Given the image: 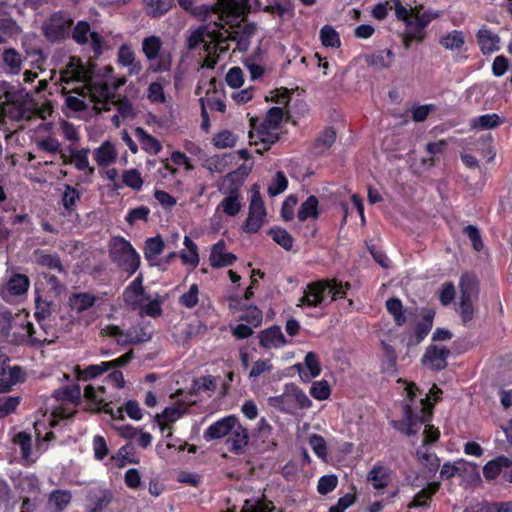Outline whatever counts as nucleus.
<instances>
[{"label":"nucleus","instance_id":"f257e3e1","mask_svg":"<svg viewBox=\"0 0 512 512\" xmlns=\"http://www.w3.org/2000/svg\"><path fill=\"white\" fill-rule=\"evenodd\" d=\"M406 390L409 400L404 405V418L401 421H392V425L400 432L412 436L418 433L422 424L428 422L427 416L430 415V412H426L425 405L419 409V412H415L413 409L412 402L417 392H420L415 383H410Z\"/></svg>","mask_w":512,"mask_h":512},{"label":"nucleus","instance_id":"f03ea898","mask_svg":"<svg viewBox=\"0 0 512 512\" xmlns=\"http://www.w3.org/2000/svg\"><path fill=\"white\" fill-rule=\"evenodd\" d=\"M326 295L331 296L333 301L345 297L346 290L334 279L313 282L307 286L300 303L308 307H322Z\"/></svg>","mask_w":512,"mask_h":512},{"label":"nucleus","instance_id":"7ed1b4c3","mask_svg":"<svg viewBox=\"0 0 512 512\" xmlns=\"http://www.w3.org/2000/svg\"><path fill=\"white\" fill-rule=\"evenodd\" d=\"M109 256L120 269L134 274L140 266V256L131 243L121 236L113 237L109 242Z\"/></svg>","mask_w":512,"mask_h":512},{"label":"nucleus","instance_id":"20e7f679","mask_svg":"<svg viewBox=\"0 0 512 512\" xmlns=\"http://www.w3.org/2000/svg\"><path fill=\"white\" fill-rule=\"evenodd\" d=\"M267 401L269 406L284 413H292L295 409H307L312 405L306 393L293 383L287 384L281 395L269 397Z\"/></svg>","mask_w":512,"mask_h":512},{"label":"nucleus","instance_id":"39448f33","mask_svg":"<svg viewBox=\"0 0 512 512\" xmlns=\"http://www.w3.org/2000/svg\"><path fill=\"white\" fill-rule=\"evenodd\" d=\"M6 105L13 106V111H10L12 119L20 121L30 118L21 90L11 83L2 81L0 82V110L2 112L5 111Z\"/></svg>","mask_w":512,"mask_h":512},{"label":"nucleus","instance_id":"423d86ee","mask_svg":"<svg viewBox=\"0 0 512 512\" xmlns=\"http://www.w3.org/2000/svg\"><path fill=\"white\" fill-rule=\"evenodd\" d=\"M460 302L458 312L463 323H468L474 316V301L478 298V282L470 275H463L460 279Z\"/></svg>","mask_w":512,"mask_h":512},{"label":"nucleus","instance_id":"0eeeda50","mask_svg":"<svg viewBox=\"0 0 512 512\" xmlns=\"http://www.w3.org/2000/svg\"><path fill=\"white\" fill-rule=\"evenodd\" d=\"M72 24L68 14L56 12L43 24V34L50 42L63 40L69 36Z\"/></svg>","mask_w":512,"mask_h":512},{"label":"nucleus","instance_id":"6e6552de","mask_svg":"<svg viewBox=\"0 0 512 512\" xmlns=\"http://www.w3.org/2000/svg\"><path fill=\"white\" fill-rule=\"evenodd\" d=\"M265 216L266 209L259 192V187L255 185L249 206V214L243 225L244 231L256 233L262 227Z\"/></svg>","mask_w":512,"mask_h":512},{"label":"nucleus","instance_id":"1a4fd4ad","mask_svg":"<svg viewBox=\"0 0 512 512\" xmlns=\"http://www.w3.org/2000/svg\"><path fill=\"white\" fill-rule=\"evenodd\" d=\"M72 39L79 45L87 44L90 40L95 56L103 53V38L96 31H92L86 21H78L71 31Z\"/></svg>","mask_w":512,"mask_h":512},{"label":"nucleus","instance_id":"9d476101","mask_svg":"<svg viewBox=\"0 0 512 512\" xmlns=\"http://www.w3.org/2000/svg\"><path fill=\"white\" fill-rule=\"evenodd\" d=\"M149 300L143 287V275L139 274L124 290L123 301L132 310L142 307V303Z\"/></svg>","mask_w":512,"mask_h":512},{"label":"nucleus","instance_id":"9b49d317","mask_svg":"<svg viewBox=\"0 0 512 512\" xmlns=\"http://www.w3.org/2000/svg\"><path fill=\"white\" fill-rule=\"evenodd\" d=\"M161 47V39L157 36H149L143 39L142 51L146 58L148 60H155L158 57L160 58V62L157 65L151 66V70L153 72H162L170 69V61H166L163 55H160Z\"/></svg>","mask_w":512,"mask_h":512},{"label":"nucleus","instance_id":"f8f14e48","mask_svg":"<svg viewBox=\"0 0 512 512\" xmlns=\"http://www.w3.org/2000/svg\"><path fill=\"white\" fill-rule=\"evenodd\" d=\"M257 27L254 23L240 24L231 26L226 30L230 41L236 42L237 49L245 52L250 46V39L256 33Z\"/></svg>","mask_w":512,"mask_h":512},{"label":"nucleus","instance_id":"ddd939ff","mask_svg":"<svg viewBox=\"0 0 512 512\" xmlns=\"http://www.w3.org/2000/svg\"><path fill=\"white\" fill-rule=\"evenodd\" d=\"M450 349L438 345H430L422 357V363L434 371H441L447 367V358Z\"/></svg>","mask_w":512,"mask_h":512},{"label":"nucleus","instance_id":"4468645a","mask_svg":"<svg viewBox=\"0 0 512 512\" xmlns=\"http://www.w3.org/2000/svg\"><path fill=\"white\" fill-rule=\"evenodd\" d=\"M276 129L265 127L261 125L249 132L250 144L257 146L263 144V148L256 149V152L263 154L265 151L270 149L272 144H275L279 140V135L275 133Z\"/></svg>","mask_w":512,"mask_h":512},{"label":"nucleus","instance_id":"2eb2a0df","mask_svg":"<svg viewBox=\"0 0 512 512\" xmlns=\"http://www.w3.org/2000/svg\"><path fill=\"white\" fill-rule=\"evenodd\" d=\"M422 6L412 7L413 22L408 23L409 29L413 36L418 38V43H421L425 37L424 28L436 17L438 13L424 12L421 13Z\"/></svg>","mask_w":512,"mask_h":512},{"label":"nucleus","instance_id":"dca6fc26","mask_svg":"<svg viewBox=\"0 0 512 512\" xmlns=\"http://www.w3.org/2000/svg\"><path fill=\"white\" fill-rule=\"evenodd\" d=\"M241 168L228 173L217 182V188L223 195H240V188L244 183L247 174L240 175Z\"/></svg>","mask_w":512,"mask_h":512},{"label":"nucleus","instance_id":"f3484780","mask_svg":"<svg viewBox=\"0 0 512 512\" xmlns=\"http://www.w3.org/2000/svg\"><path fill=\"white\" fill-rule=\"evenodd\" d=\"M234 425H236V416H226L210 425L205 430L203 438L206 441L221 439L228 436L229 432L233 430Z\"/></svg>","mask_w":512,"mask_h":512},{"label":"nucleus","instance_id":"a211bd4d","mask_svg":"<svg viewBox=\"0 0 512 512\" xmlns=\"http://www.w3.org/2000/svg\"><path fill=\"white\" fill-rule=\"evenodd\" d=\"M236 260L235 254L226 252V243L223 240H219L212 246L209 262L213 268L231 266Z\"/></svg>","mask_w":512,"mask_h":512},{"label":"nucleus","instance_id":"6ab92c4d","mask_svg":"<svg viewBox=\"0 0 512 512\" xmlns=\"http://www.w3.org/2000/svg\"><path fill=\"white\" fill-rule=\"evenodd\" d=\"M248 440L247 429L240 424L236 417V425H234L233 430L229 432L226 440L229 450L235 454H242L248 444Z\"/></svg>","mask_w":512,"mask_h":512},{"label":"nucleus","instance_id":"aec40b11","mask_svg":"<svg viewBox=\"0 0 512 512\" xmlns=\"http://www.w3.org/2000/svg\"><path fill=\"white\" fill-rule=\"evenodd\" d=\"M61 80L69 83L71 80L77 82H90L91 74L79 59L72 58L67 69L61 73Z\"/></svg>","mask_w":512,"mask_h":512},{"label":"nucleus","instance_id":"412c9836","mask_svg":"<svg viewBox=\"0 0 512 512\" xmlns=\"http://www.w3.org/2000/svg\"><path fill=\"white\" fill-rule=\"evenodd\" d=\"M258 338L260 346L265 349H276L287 343L280 326L277 325L262 330L259 333Z\"/></svg>","mask_w":512,"mask_h":512},{"label":"nucleus","instance_id":"4be33fe9","mask_svg":"<svg viewBox=\"0 0 512 512\" xmlns=\"http://www.w3.org/2000/svg\"><path fill=\"white\" fill-rule=\"evenodd\" d=\"M115 98V93L105 81H90V101L93 103L108 104V100Z\"/></svg>","mask_w":512,"mask_h":512},{"label":"nucleus","instance_id":"5701e85b","mask_svg":"<svg viewBox=\"0 0 512 512\" xmlns=\"http://www.w3.org/2000/svg\"><path fill=\"white\" fill-rule=\"evenodd\" d=\"M304 363L306 368L308 369V373L303 371L302 364L298 363L294 365V368L297 369L300 378L308 382L311 378H315L321 373V366L318 360V356L314 352H308L305 356Z\"/></svg>","mask_w":512,"mask_h":512},{"label":"nucleus","instance_id":"b1692460","mask_svg":"<svg viewBox=\"0 0 512 512\" xmlns=\"http://www.w3.org/2000/svg\"><path fill=\"white\" fill-rule=\"evenodd\" d=\"M435 312L431 309L426 310L423 319L415 328L414 335L409 339L408 345H418L430 332L433 326Z\"/></svg>","mask_w":512,"mask_h":512},{"label":"nucleus","instance_id":"393cba45","mask_svg":"<svg viewBox=\"0 0 512 512\" xmlns=\"http://www.w3.org/2000/svg\"><path fill=\"white\" fill-rule=\"evenodd\" d=\"M94 158L101 167L113 164L117 158L115 146L110 141H104L101 146L94 150Z\"/></svg>","mask_w":512,"mask_h":512},{"label":"nucleus","instance_id":"a878e982","mask_svg":"<svg viewBox=\"0 0 512 512\" xmlns=\"http://www.w3.org/2000/svg\"><path fill=\"white\" fill-rule=\"evenodd\" d=\"M478 44L484 54H490L500 49V38L487 29H480L477 33Z\"/></svg>","mask_w":512,"mask_h":512},{"label":"nucleus","instance_id":"bb28decb","mask_svg":"<svg viewBox=\"0 0 512 512\" xmlns=\"http://www.w3.org/2000/svg\"><path fill=\"white\" fill-rule=\"evenodd\" d=\"M89 149H81V150H71V159L64 160L65 164L73 163L75 168L83 171L85 170V175L91 177L94 174V167L89 165L88 153Z\"/></svg>","mask_w":512,"mask_h":512},{"label":"nucleus","instance_id":"cd10ccee","mask_svg":"<svg viewBox=\"0 0 512 512\" xmlns=\"http://www.w3.org/2000/svg\"><path fill=\"white\" fill-rule=\"evenodd\" d=\"M187 411L188 408L183 404L166 407L162 411V413L157 414L155 416V421L159 424L161 431L164 432L167 426L162 423L163 420H166L168 422H175L176 420L181 418Z\"/></svg>","mask_w":512,"mask_h":512},{"label":"nucleus","instance_id":"c85d7f7f","mask_svg":"<svg viewBox=\"0 0 512 512\" xmlns=\"http://www.w3.org/2000/svg\"><path fill=\"white\" fill-rule=\"evenodd\" d=\"M97 297L88 292L74 293L69 297V306L77 313H82L91 308Z\"/></svg>","mask_w":512,"mask_h":512},{"label":"nucleus","instance_id":"c756f323","mask_svg":"<svg viewBox=\"0 0 512 512\" xmlns=\"http://www.w3.org/2000/svg\"><path fill=\"white\" fill-rule=\"evenodd\" d=\"M393 56L394 54L392 50L385 49L370 55H366L365 61L369 66L375 69H385L391 65Z\"/></svg>","mask_w":512,"mask_h":512},{"label":"nucleus","instance_id":"7c9ffc66","mask_svg":"<svg viewBox=\"0 0 512 512\" xmlns=\"http://www.w3.org/2000/svg\"><path fill=\"white\" fill-rule=\"evenodd\" d=\"M135 135L140 142L142 149L150 154H158L162 149L161 143L152 135L148 134L143 128L137 127Z\"/></svg>","mask_w":512,"mask_h":512},{"label":"nucleus","instance_id":"2f4dec72","mask_svg":"<svg viewBox=\"0 0 512 512\" xmlns=\"http://www.w3.org/2000/svg\"><path fill=\"white\" fill-rule=\"evenodd\" d=\"M511 466V460L505 456L497 457L489 461L483 467V474L486 479H495L499 474L503 473L505 467Z\"/></svg>","mask_w":512,"mask_h":512},{"label":"nucleus","instance_id":"473e14b6","mask_svg":"<svg viewBox=\"0 0 512 512\" xmlns=\"http://www.w3.org/2000/svg\"><path fill=\"white\" fill-rule=\"evenodd\" d=\"M318 205L317 197L314 195L309 196L300 206L297 213L298 220L304 222L310 217L317 219L319 217Z\"/></svg>","mask_w":512,"mask_h":512},{"label":"nucleus","instance_id":"72a5a7b5","mask_svg":"<svg viewBox=\"0 0 512 512\" xmlns=\"http://www.w3.org/2000/svg\"><path fill=\"white\" fill-rule=\"evenodd\" d=\"M72 495L68 490H54L50 493L48 498L49 507L54 509V512H62L71 502Z\"/></svg>","mask_w":512,"mask_h":512},{"label":"nucleus","instance_id":"f704fd0d","mask_svg":"<svg viewBox=\"0 0 512 512\" xmlns=\"http://www.w3.org/2000/svg\"><path fill=\"white\" fill-rule=\"evenodd\" d=\"M30 285L29 278L24 274H14L7 282L6 288L11 295H22L27 292Z\"/></svg>","mask_w":512,"mask_h":512},{"label":"nucleus","instance_id":"c9c22d12","mask_svg":"<svg viewBox=\"0 0 512 512\" xmlns=\"http://www.w3.org/2000/svg\"><path fill=\"white\" fill-rule=\"evenodd\" d=\"M440 487L439 482L430 483L427 488L419 491L413 501L410 503L409 507H428L430 504V499L432 495H434Z\"/></svg>","mask_w":512,"mask_h":512},{"label":"nucleus","instance_id":"e433bc0d","mask_svg":"<svg viewBox=\"0 0 512 512\" xmlns=\"http://www.w3.org/2000/svg\"><path fill=\"white\" fill-rule=\"evenodd\" d=\"M439 43L447 50H459L465 44V37L462 31L453 30L441 36Z\"/></svg>","mask_w":512,"mask_h":512},{"label":"nucleus","instance_id":"4c0bfd02","mask_svg":"<svg viewBox=\"0 0 512 512\" xmlns=\"http://www.w3.org/2000/svg\"><path fill=\"white\" fill-rule=\"evenodd\" d=\"M4 64L9 68L11 74L17 75L22 69L23 59L14 48L5 49L2 54Z\"/></svg>","mask_w":512,"mask_h":512},{"label":"nucleus","instance_id":"58836bf2","mask_svg":"<svg viewBox=\"0 0 512 512\" xmlns=\"http://www.w3.org/2000/svg\"><path fill=\"white\" fill-rule=\"evenodd\" d=\"M53 396L58 401H67L77 404L81 397V388L78 384L64 386L54 391Z\"/></svg>","mask_w":512,"mask_h":512},{"label":"nucleus","instance_id":"ea45409f","mask_svg":"<svg viewBox=\"0 0 512 512\" xmlns=\"http://www.w3.org/2000/svg\"><path fill=\"white\" fill-rule=\"evenodd\" d=\"M504 121L496 113L485 114L472 119L471 125L476 129H494Z\"/></svg>","mask_w":512,"mask_h":512},{"label":"nucleus","instance_id":"a19ab883","mask_svg":"<svg viewBox=\"0 0 512 512\" xmlns=\"http://www.w3.org/2000/svg\"><path fill=\"white\" fill-rule=\"evenodd\" d=\"M172 6V0H145L147 15L157 18L164 15Z\"/></svg>","mask_w":512,"mask_h":512},{"label":"nucleus","instance_id":"79ce46f5","mask_svg":"<svg viewBox=\"0 0 512 512\" xmlns=\"http://www.w3.org/2000/svg\"><path fill=\"white\" fill-rule=\"evenodd\" d=\"M217 388V380L215 377L208 375V376H201L198 378H195L192 382L191 386V392L193 394H199L204 391H210L213 392Z\"/></svg>","mask_w":512,"mask_h":512},{"label":"nucleus","instance_id":"37998d69","mask_svg":"<svg viewBox=\"0 0 512 512\" xmlns=\"http://www.w3.org/2000/svg\"><path fill=\"white\" fill-rule=\"evenodd\" d=\"M36 262L38 265L47 267L49 269L57 270L58 272H64L63 265L57 254H44L36 251Z\"/></svg>","mask_w":512,"mask_h":512},{"label":"nucleus","instance_id":"c03bdc74","mask_svg":"<svg viewBox=\"0 0 512 512\" xmlns=\"http://www.w3.org/2000/svg\"><path fill=\"white\" fill-rule=\"evenodd\" d=\"M219 208L228 216L237 215L242 208L240 195H225V198L218 206Z\"/></svg>","mask_w":512,"mask_h":512},{"label":"nucleus","instance_id":"a18cd8bd","mask_svg":"<svg viewBox=\"0 0 512 512\" xmlns=\"http://www.w3.org/2000/svg\"><path fill=\"white\" fill-rule=\"evenodd\" d=\"M386 308L393 316V319L398 326H402L406 323L407 318L404 314L403 305L398 298H389L386 301Z\"/></svg>","mask_w":512,"mask_h":512},{"label":"nucleus","instance_id":"49530a36","mask_svg":"<svg viewBox=\"0 0 512 512\" xmlns=\"http://www.w3.org/2000/svg\"><path fill=\"white\" fill-rule=\"evenodd\" d=\"M268 234L278 245H280L285 250L290 251L292 249L294 240L285 229L274 227L268 231Z\"/></svg>","mask_w":512,"mask_h":512},{"label":"nucleus","instance_id":"de8ad7c7","mask_svg":"<svg viewBox=\"0 0 512 512\" xmlns=\"http://www.w3.org/2000/svg\"><path fill=\"white\" fill-rule=\"evenodd\" d=\"M336 140V131L332 127L325 128L316 139L315 149L322 153L328 150Z\"/></svg>","mask_w":512,"mask_h":512},{"label":"nucleus","instance_id":"09e8293b","mask_svg":"<svg viewBox=\"0 0 512 512\" xmlns=\"http://www.w3.org/2000/svg\"><path fill=\"white\" fill-rule=\"evenodd\" d=\"M320 39L325 47L338 48L341 45L339 34L331 25H324L321 28Z\"/></svg>","mask_w":512,"mask_h":512},{"label":"nucleus","instance_id":"8fccbe9b","mask_svg":"<svg viewBox=\"0 0 512 512\" xmlns=\"http://www.w3.org/2000/svg\"><path fill=\"white\" fill-rule=\"evenodd\" d=\"M164 242L162 238L158 235L156 237H151L147 239L146 245L144 248V255L147 260H152L160 255L164 249Z\"/></svg>","mask_w":512,"mask_h":512},{"label":"nucleus","instance_id":"3c124183","mask_svg":"<svg viewBox=\"0 0 512 512\" xmlns=\"http://www.w3.org/2000/svg\"><path fill=\"white\" fill-rule=\"evenodd\" d=\"M112 459L117 461L119 467L125 466L127 463H137L138 461L134 457V446L131 443H127L122 446L116 453L115 456H112Z\"/></svg>","mask_w":512,"mask_h":512},{"label":"nucleus","instance_id":"603ef678","mask_svg":"<svg viewBox=\"0 0 512 512\" xmlns=\"http://www.w3.org/2000/svg\"><path fill=\"white\" fill-rule=\"evenodd\" d=\"M80 200V192L72 187L71 185L66 184L65 190L62 196V202L64 208L71 213L74 210L76 203Z\"/></svg>","mask_w":512,"mask_h":512},{"label":"nucleus","instance_id":"864d4df0","mask_svg":"<svg viewBox=\"0 0 512 512\" xmlns=\"http://www.w3.org/2000/svg\"><path fill=\"white\" fill-rule=\"evenodd\" d=\"M123 183L135 191L141 190L143 179L137 169L125 170L122 175Z\"/></svg>","mask_w":512,"mask_h":512},{"label":"nucleus","instance_id":"5fc2aeb1","mask_svg":"<svg viewBox=\"0 0 512 512\" xmlns=\"http://www.w3.org/2000/svg\"><path fill=\"white\" fill-rule=\"evenodd\" d=\"M368 480L373 483L374 488H384L388 484V474L384 467L375 466L368 474Z\"/></svg>","mask_w":512,"mask_h":512},{"label":"nucleus","instance_id":"6e6d98bb","mask_svg":"<svg viewBox=\"0 0 512 512\" xmlns=\"http://www.w3.org/2000/svg\"><path fill=\"white\" fill-rule=\"evenodd\" d=\"M455 466L457 470V475L465 478V477H472V478H479V472L478 467L476 464L465 461L463 459H459L455 461Z\"/></svg>","mask_w":512,"mask_h":512},{"label":"nucleus","instance_id":"4d7b16f0","mask_svg":"<svg viewBox=\"0 0 512 512\" xmlns=\"http://www.w3.org/2000/svg\"><path fill=\"white\" fill-rule=\"evenodd\" d=\"M283 109L280 107H272L266 113V116L261 123L265 127L277 129L283 119Z\"/></svg>","mask_w":512,"mask_h":512},{"label":"nucleus","instance_id":"13d9d810","mask_svg":"<svg viewBox=\"0 0 512 512\" xmlns=\"http://www.w3.org/2000/svg\"><path fill=\"white\" fill-rule=\"evenodd\" d=\"M108 370V364L102 362L98 365H89L83 370L77 368L78 377L82 380H89L95 378Z\"/></svg>","mask_w":512,"mask_h":512},{"label":"nucleus","instance_id":"bf43d9fd","mask_svg":"<svg viewBox=\"0 0 512 512\" xmlns=\"http://www.w3.org/2000/svg\"><path fill=\"white\" fill-rule=\"evenodd\" d=\"M240 319L253 327H258L262 323L263 313L258 307L249 305Z\"/></svg>","mask_w":512,"mask_h":512},{"label":"nucleus","instance_id":"052dcab7","mask_svg":"<svg viewBox=\"0 0 512 512\" xmlns=\"http://www.w3.org/2000/svg\"><path fill=\"white\" fill-rule=\"evenodd\" d=\"M288 185L287 178L282 171H278L273 178L271 184L268 186L267 192L270 196H276L282 193Z\"/></svg>","mask_w":512,"mask_h":512},{"label":"nucleus","instance_id":"680f3d73","mask_svg":"<svg viewBox=\"0 0 512 512\" xmlns=\"http://www.w3.org/2000/svg\"><path fill=\"white\" fill-rule=\"evenodd\" d=\"M13 441L20 446L23 459L28 460L31 454V435L25 431H21L14 437Z\"/></svg>","mask_w":512,"mask_h":512},{"label":"nucleus","instance_id":"e2e57ef3","mask_svg":"<svg viewBox=\"0 0 512 512\" xmlns=\"http://www.w3.org/2000/svg\"><path fill=\"white\" fill-rule=\"evenodd\" d=\"M236 143V137L229 130H222L213 137V144L217 148H231Z\"/></svg>","mask_w":512,"mask_h":512},{"label":"nucleus","instance_id":"0e129e2a","mask_svg":"<svg viewBox=\"0 0 512 512\" xmlns=\"http://www.w3.org/2000/svg\"><path fill=\"white\" fill-rule=\"evenodd\" d=\"M199 289L197 284H192L188 292L184 293L179 298V303L186 308H194L198 304Z\"/></svg>","mask_w":512,"mask_h":512},{"label":"nucleus","instance_id":"69168bd1","mask_svg":"<svg viewBox=\"0 0 512 512\" xmlns=\"http://www.w3.org/2000/svg\"><path fill=\"white\" fill-rule=\"evenodd\" d=\"M310 394L317 400H326L331 394L330 386L326 380L316 381L310 388Z\"/></svg>","mask_w":512,"mask_h":512},{"label":"nucleus","instance_id":"338daca9","mask_svg":"<svg viewBox=\"0 0 512 512\" xmlns=\"http://www.w3.org/2000/svg\"><path fill=\"white\" fill-rule=\"evenodd\" d=\"M147 98L153 103H164L166 101V97L163 85L158 81L150 83L147 90Z\"/></svg>","mask_w":512,"mask_h":512},{"label":"nucleus","instance_id":"774afa93","mask_svg":"<svg viewBox=\"0 0 512 512\" xmlns=\"http://www.w3.org/2000/svg\"><path fill=\"white\" fill-rule=\"evenodd\" d=\"M139 309L141 310V314H145L150 317H158L162 314L161 300H151L149 297V300H145V302L142 303V307Z\"/></svg>","mask_w":512,"mask_h":512}]
</instances>
